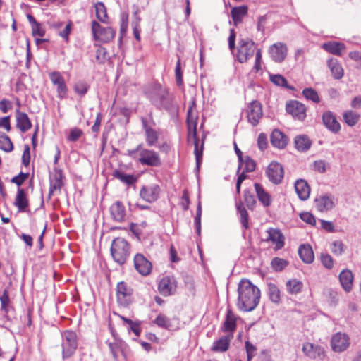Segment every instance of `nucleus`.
<instances>
[{
    "label": "nucleus",
    "mask_w": 361,
    "mask_h": 361,
    "mask_svg": "<svg viewBox=\"0 0 361 361\" xmlns=\"http://www.w3.org/2000/svg\"><path fill=\"white\" fill-rule=\"evenodd\" d=\"M238 307L245 312L255 310L259 302V289L250 280L244 279L238 284Z\"/></svg>",
    "instance_id": "f257e3e1"
},
{
    "label": "nucleus",
    "mask_w": 361,
    "mask_h": 361,
    "mask_svg": "<svg viewBox=\"0 0 361 361\" xmlns=\"http://www.w3.org/2000/svg\"><path fill=\"white\" fill-rule=\"evenodd\" d=\"M147 94L152 103L159 109H169L171 106L168 90L160 84H153Z\"/></svg>",
    "instance_id": "f03ea898"
},
{
    "label": "nucleus",
    "mask_w": 361,
    "mask_h": 361,
    "mask_svg": "<svg viewBox=\"0 0 361 361\" xmlns=\"http://www.w3.org/2000/svg\"><path fill=\"white\" fill-rule=\"evenodd\" d=\"M111 254L116 262L123 264L130 254L128 243L123 238H116L111 243Z\"/></svg>",
    "instance_id": "7ed1b4c3"
},
{
    "label": "nucleus",
    "mask_w": 361,
    "mask_h": 361,
    "mask_svg": "<svg viewBox=\"0 0 361 361\" xmlns=\"http://www.w3.org/2000/svg\"><path fill=\"white\" fill-rule=\"evenodd\" d=\"M135 152H139L140 157L138 161L142 164L150 166H159L161 161L159 154L153 150L145 149L142 145H138L135 149L128 152V154L133 157Z\"/></svg>",
    "instance_id": "20e7f679"
},
{
    "label": "nucleus",
    "mask_w": 361,
    "mask_h": 361,
    "mask_svg": "<svg viewBox=\"0 0 361 361\" xmlns=\"http://www.w3.org/2000/svg\"><path fill=\"white\" fill-rule=\"evenodd\" d=\"M237 60L240 63H245L252 58L255 51V42L250 39H240L238 42Z\"/></svg>",
    "instance_id": "39448f33"
},
{
    "label": "nucleus",
    "mask_w": 361,
    "mask_h": 361,
    "mask_svg": "<svg viewBox=\"0 0 361 361\" xmlns=\"http://www.w3.org/2000/svg\"><path fill=\"white\" fill-rule=\"evenodd\" d=\"M92 32L95 40L103 43L111 41L116 34L111 27H104L96 20L92 22Z\"/></svg>",
    "instance_id": "423d86ee"
},
{
    "label": "nucleus",
    "mask_w": 361,
    "mask_h": 361,
    "mask_svg": "<svg viewBox=\"0 0 361 361\" xmlns=\"http://www.w3.org/2000/svg\"><path fill=\"white\" fill-rule=\"evenodd\" d=\"M62 337L63 358H68L73 355L78 346L77 336L74 331H66Z\"/></svg>",
    "instance_id": "0eeeda50"
},
{
    "label": "nucleus",
    "mask_w": 361,
    "mask_h": 361,
    "mask_svg": "<svg viewBox=\"0 0 361 361\" xmlns=\"http://www.w3.org/2000/svg\"><path fill=\"white\" fill-rule=\"evenodd\" d=\"M266 175L272 183L279 184L283 178V168L279 163L273 161L268 166Z\"/></svg>",
    "instance_id": "6e6552de"
},
{
    "label": "nucleus",
    "mask_w": 361,
    "mask_h": 361,
    "mask_svg": "<svg viewBox=\"0 0 361 361\" xmlns=\"http://www.w3.org/2000/svg\"><path fill=\"white\" fill-rule=\"evenodd\" d=\"M263 115L262 104L257 101H252L247 109V117L248 121L255 126L258 124Z\"/></svg>",
    "instance_id": "1a4fd4ad"
},
{
    "label": "nucleus",
    "mask_w": 361,
    "mask_h": 361,
    "mask_svg": "<svg viewBox=\"0 0 361 361\" xmlns=\"http://www.w3.org/2000/svg\"><path fill=\"white\" fill-rule=\"evenodd\" d=\"M177 282L173 276L163 277L158 286V290L160 294L164 296H169L174 294L176 290Z\"/></svg>",
    "instance_id": "9d476101"
},
{
    "label": "nucleus",
    "mask_w": 361,
    "mask_h": 361,
    "mask_svg": "<svg viewBox=\"0 0 361 361\" xmlns=\"http://www.w3.org/2000/svg\"><path fill=\"white\" fill-rule=\"evenodd\" d=\"M349 337L344 333H336L331 338V346L334 352H343L349 347Z\"/></svg>",
    "instance_id": "9b49d317"
},
{
    "label": "nucleus",
    "mask_w": 361,
    "mask_h": 361,
    "mask_svg": "<svg viewBox=\"0 0 361 361\" xmlns=\"http://www.w3.org/2000/svg\"><path fill=\"white\" fill-rule=\"evenodd\" d=\"M159 193L160 188L157 184L144 185L140 190V197L149 203L155 202L158 199Z\"/></svg>",
    "instance_id": "f8f14e48"
},
{
    "label": "nucleus",
    "mask_w": 361,
    "mask_h": 361,
    "mask_svg": "<svg viewBox=\"0 0 361 361\" xmlns=\"http://www.w3.org/2000/svg\"><path fill=\"white\" fill-rule=\"evenodd\" d=\"M117 300L123 306L128 305L131 302V295L133 290L128 285L121 281L117 284Z\"/></svg>",
    "instance_id": "ddd939ff"
},
{
    "label": "nucleus",
    "mask_w": 361,
    "mask_h": 361,
    "mask_svg": "<svg viewBox=\"0 0 361 361\" xmlns=\"http://www.w3.org/2000/svg\"><path fill=\"white\" fill-rule=\"evenodd\" d=\"M287 47L282 42H277L269 49V54L276 63H281L287 56Z\"/></svg>",
    "instance_id": "4468645a"
},
{
    "label": "nucleus",
    "mask_w": 361,
    "mask_h": 361,
    "mask_svg": "<svg viewBox=\"0 0 361 361\" xmlns=\"http://www.w3.org/2000/svg\"><path fill=\"white\" fill-rule=\"evenodd\" d=\"M302 350L307 357L312 360H323L325 356L323 348L309 342L303 344Z\"/></svg>",
    "instance_id": "2eb2a0df"
},
{
    "label": "nucleus",
    "mask_w": 361,
    "mask_h": 361,
    "mask_svg": "<svg viewBox=\"0 0 361 361\" xmlns=\"http://www.w3.org/2000/svg\"><path fill=\"white\" fill-rule=\"evenodd\" d=\"M286 109L288 114L300 121H303L306 117L305 106L298 101L294 100L288 102L286 104Z\"/></svg>",
    "instance_id": "dca6fc26"
},
{
    "label": "nucleus",
    "mask_w": 361,
    "mask_h": 361,
    "mask_svg": "<svg viewBox=\"0 0 361 361\" xmlns=\"http://www.w3.org/2000/svg\"><path fill=\"white\" fill-rule=\"evenodd\" d=\"M49 78L51 82L57 87V95L63 99L66 97L67 87L61 74L58 71H54L49 73Z\"/></svg>",
    "instance_id": "f3484780"
},
{
    "label": "nucleus",
    "mask_w": 361,
    "mask_h": 361,
    "mask_svg": "<svg viewBox=\"0 0 361 361\" xmlns=\"http://www.w3.org/2000/svg\"><path fill=\"white\" fill-rule=\"evenodd\" d=\"M322 122L326 128L334 133H337L341 130V125L335 115L330 111H326L322 114Z\"/></svg>",
    "instance_id": "a211bd4d"
},
{
    "label": "nucleus",
    "mask_w": 361,
    "mask_h": 361,
    "mask_svg": "<svg viewBox=\"0 0 361 361\" xmlns=\"http://www.w3.org/2000/svg\"><path fill=\"white\" fill-rule=\"evenodd\" d=\"M134 266L142 275H148L152 270V264L142 255L137 254L134 257Z\"/></svg>",
    "instance_id": "6ab92c4d"
},
{
    "label": "nucleus",
    "mask_w": 361,
    "mask_h": 361,
    "mask_svg": "<svg viewBox=\"0 0 361 361\" xmlns=\"http://www.w3.org/2000/svg\"><path fill=\"white\" fill-rule=\"evenodd\" d=\"M315 207L321 212L332 209L335 206L334 198L331 195H320L314 200Z\"/></svg>",
    "instance_id": "aec40b11"
},
{
    "label": "nucleus",
    "mask_w": 361,
    "mask_h": 361,
    "mask_svg": "<svg viewBox=\"0 0 361 361\" xmlns=\"http://www.w3.org/2000/svg\"><path fill=\"white\" fill-rule=\"evenodd\" d=\"M267 241H271L276 250L281 249L284 245V236L279 229L269 228L267 230Z\"/></svg>",
    "instance_id": "412c9836"
},
{
    "label": "nucleus",
    "mask_w": 361,
    "mask_h": 361,
    "mask_svg": "<svg viewBox=\"0 0 361 361\" xmlns=\"http://www.w3.org/2000/svg\"><path fill=\"white\" fill-rule=\"evenodd\" d=\"M339 281L345 292H350L353 288V275L350 270L344 269L339 274Z\"/></svg>",
    "instance_id": "4be33fe9"
},
{
    "label": "nucleus",
    "mask_w": 361,
    "mask_h": 361,
    "mask_svg": "<svg viewBox=\"0 0 361 361\" xmlns=\"http://www.w3.org/2000/svg\"><path fill=\"white\" fill-rule=\"evenodd\" d=\"M111 214L113 219L118 222L125 220L126 214V209L122 202L117 201L114 203L110 208Z\"/></svg>",
    "instance_id": "5701e85b"
},
{
    "label": "nucleus",
    "mask_w": 361,
    "mask_h": 361,
    "mask_svg": "<svg viewBox=\"0 0 361 361\" xmlns=\"http://www.w3.org/2000/svg\"><path fill=\"white\" fill-rule=\"evenodd\" d=\"M271 143L279 149H283L286 146L288 140L281 131L275 129L271 135Z\"/></svg>",
    "instance_id": "b1692460"
},
{
    "label": "nucleus",
    "mask_w": 361,
    "mask_h": 361,
    "mask_svg": "<svg viewBox=\"0 0 361 361\" xmlns=\"http://www.w3.org/2000/svg\"><path fill=\"white\" fill-rule=\"evenodd\" d=\"M295 189L299 198L302 200H306L309 197L310 188L305 180H298L295 183Z\"/></svg>",
    "instance_id": "393cba45"
},
{
    "label": "nucleus",
    "mask_w": 361,
    "mask_h": 361,
    "mask_svg": "<svg viewBox=\"0 0 361 361\" xmlns=\"http://www.w3.org/2000/svg\"><path fill=\"white\" fill-rule=\"evenodd\" d=\"M16 122L17 128H19L22 133L27 131L32 126L30 120L27 114L20 112L18 110H16Z\"/></svg>",
    "instance_id": "a878e982"
},
{
    "label": "nucleus",
    "mask_w": 361,
    "mask_h": 361,
    "mask_svg": "<svg viewBox=\"0 0 361 361\" xmlns=\"http://www.w3.org/2000/svg\"><path fill=\"white\" fill-rule=\"evenodd\" d=\"M195 103L192 102L188 110V127L190 132L196 136L197 121L198 118L196 111L194 109Z\"/></svg>",
    "instance_id": "bb28decb"
},
{
    "label": "nucleus",
    "mask_w": 361,
    "mask_h": 361,
    "mask_svg": "<svg viewBox=\"0 0 361 361\" xmlns=\"http://www.w3.org/2000/svg\"><path fill=\"white\" fill-rule=\"evenodd\" d=\"M247 6L233 7L231 9V14L235 26H238V24L242 23L243 18L247 14Z\"/></svg>",
    "instance_id": "cd10ccee"
},
{
    "label": "nucleus",
    "mask_w": 361,
    "mask_h": 361,
    "mask_svg": "<svg viewBox=\"0 0 361 361\" xmlns=\"http://www.w3.org/2000/svg\"><path fill=\"white\" fill-rule=\"evenodd\" d=\"M14 205L18 207L19 212H25L28 207L29 202L23 189L19 188L18 190Z\"/></svg>",
    "instance_id": "c85d7f7f"
},
{
    "label": "nucleus",
    "mask_w": 361,
    "mask_h": 361,
    "mask_svg": "<svg viewBox=\"0 0 361 361\" xmlns=\"http://www.w3.org/2000/svg\"><path fill=\"white\" fill-rule=\"evenodd\" d=\"M298 254L300 259L307 264L314 261V255L312 247L310 245H302L298 249Z\"/></svg>",
    "instance_id": "c756f323"
},
{
    "label": "nucleus",
    "mask_w": 361,
    "mask_h": 361,
    "mask_svg": "<svg viewBox=\"0 0 361 361\" xmlns=\"http://www.w3.org/2000/svg\"><path fill=\"white\" fill-rule=\"evenodd\" d=\"M142 126L145 132L146 142L148 146L154 145L158 140V133L152 128L147 126V121L142 119Z\"/></svg>",
    "instance_id": "7c9ffc66"
},
{
    "label": "nucleus",
    "mask_w": 361,
    "mask_h": 361,
    "mask_svg": "<svg viewBox=\"0 0 361 361\" xmlns=\"http://www.w3.org/2000/svg\"><path fill=\"white\" fill-rule=\"evenodd\" d=\"M322 48L326 51L337 56H341L345 49L344 44L337 42H329L322 44Z\"/></svg>",
    "instance_id": "2f4dec72"
},
{
    "label": "nucleus",
    "mask_w": 361,
    "mask_h": 361,
    "mask_svg": "<svg viewBox=\"0 0 361 361\" xmlns=\"http://www.w3.org/2000/svg\"><path fill=\"white\" fill-rule=\"evenodd\" d=\"M255 189L259 202L264 206L270 205L271 200L269 194L264 190L262 185L259 183H255Z\"/></svg>",
    "instance_id": "473e14b6"
},
{
    "label": "nucleus",
    "mask_w": 361,
    "mask_h": 361,
    "mask_svg": "<svg viewBox=\"0 0 361 361\" xmlns=\"http://www.w3.org/2000/svg\"><path fill=\"white\" fill-rule=\"evenodd\" d=\"M328 66L335 79H341L343 76V69L336 59H330L328 61Z\"/></svg>",
    "instance_id": "72a5a7b5"
},
{
    "label": "nucleus",
    "mask_w": 361,
    "mask_h": 361,
    "mask_svg": "<svg viewBox=\"0 0 361 361\" xmlns=\"http://www.w3.org/2000/svg\"><path fill=\"white\" fill-rule=\"evenodd\" d=\"M295 148L300 152H305L311 147V141L306 135H299L295 137L294 140Z\"/></svg>",
    "instance_id": "f704fd0d"
},
{
    "label": "nucleus",
    "mask_w": 361,
    "mask_h": 361,
    "mask_svg": "<svg viewBox=\"0 0 361 361\" xmlns=\"http://www.w3.org/2000/svg\"><path fill=\"white\" fill-rule=\"evenodd\" d=\"M232 336H224L214 342L212 350L215 352H225L228 350Z\"/></svg>",
    "instance_id": "c9c22d12"
},
{
    "label": "nucleus",
    "mask_w": 361,
    "mask_h": 361,
    "mask_svg": "<svg viewBox=\"0 0 361 361\" xmlns=\"http://www.w3.org/2000/svg\"><path fill=\"white\" fill-rule=\"evenodd\" d=\"M236 328L235 317L233 313L228 310L226 314V318L224 322L222 330L224 332L233 333Z\"/></svg>",
    "instance_id": "e433bc0d"
},
{
    "label": "nucleus",
    "mask_w": 361,
    "mask_h": 361,
    "mask_svg": "<svg viewBox=\"0 0 361 361\" xmlns=\"http://www.w3.org/2000/svg\"><path fill=\"white\" fill-rule=\"evenodd\" d=\"M286 286L288 293L295 295L302 291L303 283L296 279H292L286 283Z\"/></svg>",
    "instance_id": "4c0bfd02"
},
{
    "label": "nucleus",
    "mask_w": 361,
    "mask_h": 361,
    "mask_svg": "<svg viewBox=\"0 0 361 361\" xmlns=\"http://www.w3.org/2000/svg\"><path fill=\"white\" fill-rule=\"evenodd\" d=\"M63 173L61 171L56 170L54 175L50 180V193L54 191L60 190L63 185Z\"/></svg>",
    "instance_id": "58836bf2"
},
{
    "label": "nucleus",
    "mask_w": 361,
    "mask_h": 361,
    "mask_svg": "<svg viewBox=\"0 0 361 361\" xmlns=\"http://www.w3.org/2000/svg\"><path fill=\"white\" fill-rule=\"evenodd\" d=\"M97 18L102 23L108 24L109 17L106 9L102 2H98L94 5Z\"/></svg>",
    "instance_id": "ea45409f"
},
{
    "label": "nucleus",
    "mask_w": 361,
    "mask_h": 361,
    "mask_svg": "<svg viewBox=\"0 0 361 361\" xmlns=\"http://www.w3.org/2000/svg\"><path fill=\"white\" fill-rule=\"evenodd\" d=\"M27 20L32 25V33L33 36L43 37L45 35V30L41 24L36 21L35 18L30 14H28Z\"/></svg>",
    "instance_id": "a19ab883"
},
{
    "label": "nucleus",
    "mask_w": 361,
    "mask_h": 361,
    "mask_svg": "<svg viewBox=\"0 0 361 361\" xmlns=\"http://www.w3.org/2000/svg\"><path fill=\"white\" fill-rule=\"evenodd\" d=\"M360 117V116L358 113L352 110L345 111L343 114L345 123L350 127L355 126L358 123Z\"/></svg>",
    "instance_id": "79ce46f5"
},
{
    "label": "nucleus",
    "mask_w": 361,
    "mask_h": 361,
    "mask_svg": "<svg viewBox=\"0 0 361 361\" xmlns=\"http://www.w3.org/2000/svg\"><path fill=\"white\" fill-rule=\"evenodd\" d=\"M268 295L271 301L279 304L281 301V291L279 287L272 283H268Z\"/></svg>",
    "instance_id": "37998d69"
},
{
    "label": "nucleus",
    "mask_w": 361,
    "mask_h": 361,
    "mask_svg": "<svg viewBox=\"0 0 361 361\" xmlns=\"http://www.w3.org/2000/svg\"><path fill=\"white\" fill-rule=\"evenodd\" d=\"M114 176L127 185L133 184L136 180L133 175L126 174L119 171H115Z\"/></svg>",
    "instance_id": "c03bdc74"
},
{
    "label": "nucleus",
    "mask_w": 361,
    "mask_h": 361,
    "mask_svg": "<svg viewBox=\"0 0 361 361\" xmlns=\"http://www.w3.org/2000/svg\"><path fill=\"white\" fill-rule=\"evenodd\" d=\"M0 149L6 152H10L13 149V145L10 138L4 135H0Z\"/></svg>",
    "instance_id": "a18cd8bd"
},
{
    "label": "nucleus",
    "mask_w": 361,
    "mask_h": 361,
    "mask_svg": "<svg viewBox=\"0 0 361 361\" xmlns=\"http://www.w3.org/2000/svg\"><path fill=\"white\" fill-rule=\"evenodd\" d=\"M302 94L307 99L311 100L314 103H318L320 101L318 93L312 88L310 87L304 89Z\"/></svg>",
    "instance_id": "49530a36"
},
{
    "label": "nucleus",
    "mask_w": 361,
    "mask_h": 361,
    "mask_svg": "<svg viewBox=\"0 0 361 361\" xmlns=\"http://www.w3.org/2000/svg\"><path fill=\"white\" fill-rule=\"evenodd\" d=\"M237 209L240 214V222L243 226L247 229L248 228V213L241 203L237 204Z\"/></svg>",
    "instance_id": "de8ad7c7"
},
{
    "label": "nucleus",
    "mask_w": 361,
    "mask_h": 361,
    "mask_svg": "<svg viewBox=\"0 0 361 361\" xmlns=\"http://www.w3.org/2000/svg\"><path fill=\"white\" fill-rule=\"evenodd\" d=\"M271 264L276 271H280L288 265V262L283 259L275 257L271 260Z\"/></svg>",
    "instance_id": "09e8293b"
},
{
    "label": "nucleus",
    "mask_w": 361,
    "mask_h": 361,
    "mask_svg": "<svg viewBox=\"0 0 361 361\" xmlns=\"http://www.w3.org/2000/svg\"><path fill=\"white\" fill-rule=\"evenodd\" d=\"M243 164H245V172H252L255 170L256 164L255 161L252 159L250 157L246 156L245 159H243V162L242 164H239L238 169L241 167Z\"/></svg>",
    "instance_id": "8fccbe9b"
},
{
    "label": "nucleus",
    "mask_w": 361,
    "mask_h": 361,
    "mask_svg": "<svg viewBox=\"0 0 361 361\" xmlns=\"http://www.w3.org/2000/svg\"><path fill=\"white\" fill-rule=\"evenodd\" d=\"M135 16V20L132 23L133 30V35L135 38L137 40H140V18L137 15V12H135L134 13Z\"/></svg>",
    "instance_id": "3c124183"
},
{
    "label": "nucleus",
    "mask_w": 361,
    "mask_h": 361,
    "mask_svg": "<svg viewBox=\"0 0 361 361\" xmlns=\"http://www.w3.org/2000/svg\"><path fill=\"white\" fill-rule=\"evenodd\" d=\"M270 80L275 85L281 87H288L286 79L281 75L276 74L270 75Z\"/></svg>",
    "instance_id": "603ef678"
},
{
    "label": "nucleus",
    "mask_w": 361,
    "mask_h": 361,
    "mask_svg": "<svg viewBox=\"0 0 361 361\" xmlns=\"http://www.w3.org/2000/svg\"><path fill=\"white\" fill-rule=\"evenodd\" d=\"M154 322L159 326L169 329L170 327V321L169 319L164 314H159Z\"/></svg>",
    "instance_id": "864d4df0"
},
{
    "label": "nucleus",
    "mask_w": 361,
    "mask_h": 361,
    "mask_svg": "<svg viewBox=\"0 0 361 361\" xmlns=\"http://www.w3.org/2000/svg\"><path fill=\"white\" fill-rule=\"evenodd\" d=\"M73 89L80 96H83L88 90V85L86 82L80 81L74 85Z\"/></svg>",
    "instance_id": "5fc2aeb1"
},
{
    "label": "nucleus",
    "mask_w": 361,
    "mask_h": 361,
    "mask_svg": "<svg viewBox=\"0 0 361 361\" xmlns=\"http://www.w3.org/2000/svg\"><path fill=\"white\" fill-rule=\"evenodd\" d=\"M331 250L334 255H341L344 251V245L341 240L334 241L331 244Z\"/></svg>",
    "instance_id": "6e6d98bb"
},
{
    "label": "nucleus",
    "mask_w": 361,
    "mask_h": 361,
    "mask_svg": "<svg viewBox=\"0 0 361 361\" xmlns=\"http://www.w3.org/2000/svg\"><path fill=\"white\" fill-rule=\"evenodd\" d=\"M128 15L126 13H123L121 15V25H120V34L123 35L128 29Z\"/></svg>",
    "instance_id": "4d7b16f0"
},
{
    "label": "nucleus",
    "mask_w": 361,
    "mask_h": 361,
    "mask_svg": "<svg viewBox=\"0 0 361 361\" xmlns=\"http://www.w3.org/2000/svg\"><path fill=\"white\" fill-rule=\"evenodd\" d=\"M321 262L322 264L327 269H331L334 265V261L331 256L329 254L322 253L321 255Z\"/></svg>",
    "instance_id": "13d9d810"
},
{
    "label": "nucleus",
    "mask_w": 361,
    "mask_h": 361,
    "mask_svg": "<svg viewBox=\"0 0 361 361\" xmlns=\"http://www.w3.org/2000/svg\"><path fill=\"white\" fill-rule=\"evenodd\" d=\"M245 349L247 353V361H251V360L255 355V351L257 348L250 341H246Z\"/></svg>",
    "instance_id": "bf43d9fd"
},
{
    "label": "nucleus",
    "mask_w": 361,
    "mask_h": 361,
    "mask_svg": "<svg viewBox=\"0 0 361 361\" xmlns=\"http://www.w3.org/2000/svg\"><path fill=\"white\" fill-rule=\"evenodd\" d=\"M202 148L203 147L202 146L201 147V149L199 150L198 149V140H196L195 142V159H196V166H197V169H199V167H200V163L202 161Z\"/></svg>",
    "instance_id": "052dcab7"
},
{
    "label": "nucleus",
    "mask_w": 361,
    "mask_h": 361,
    "mask_svg": "<svg viewBox=\"0 0 361 361\" xmlns=\"http://www.w3.org/2000/svg\"><path fill=\"white\" fill-rule=\"evenodd\" d=\"M175 73H176V80L177 85L178 86L182 85H183V75H182V72H181L180 59H178L176 62Z\"/></svg>",
    "instance_id": "680f3d73"
},
{
    "label": "nucleus",
    "mask_w": 361,
    "mask_h": 361,
    "mask_svg": "<svg viewBox=\"0 0 361 361\" xmlns=\"http://www.w3.org/2000/svg\"><path fill=\"white\" fill-rule=\"evenodd\" d=\"M326 163L324 160H317L313 164L314 170L319 173H324L326 171Z\"/></svg>",
    "instance_id": "e2e57ef3"
},
{
    "label": "nucleus",
    "mask_w": 361,
    "mask_h": 361,
    "mask_svg": "<svg viewBox=\"0 0 361 361\" xmlns=\"http://www.w3.org/2000/svg\"><path fill=\"white\" fill-rule=\"evenodd\" d=\"M82 135V131L80 128H73L70 131V134L68 137V140L71 142L78 140Z\"/></svg>",
    "instance_id": "0e129e2a"
},
{
    "label": "nucleus",
    "mask_w": 361,
    "mask_h": 361,
    "mask_svg": "<svg viewBox=\"0 0 361 361\" xmlns=\"http://www.w3.org/2000/svg\"><path fill=\"white\" fill-rule=\"evenodd\" d=\"M300 216L303 221L310 225H314L316 223L315 217L310 212H302Z\"/></svg>",
    "instance_id": "69168bd1"
},
{
    "label": "nucleus",
    "mask_w": 361,
    "mask_h": 361,
    "mask_svg": "<svg viewBox=\"0 0 361 361\" xmlns=\"http://www.w3.org/2000/svg\"><path fill=\"white\" fill-rule=\"evenodd\" d=\"M244 200H245V202L247 206L250 209H252L255 206V204L256 203V201H255L254 195H252L248 191H245V193H244Z\"/></svg>",
    "instance_id": "338daca9"
},
{
    "label": "nucleus",
    "mask_w": 361,
    "mask_h": 361,
    "mask_svg": "<svg viewBox=\"0 0 361 361\" xmlns=\"http://www.w3.org/2000/svg\"><path fill=\"white\" fill-rule=\"evenodd\" d=\"M27 176L28 173L20 172L18 176L11 179V182L16 183L18 186H20L27 179Z\"/></svg>",
    "instance_id": "774afa93"
}]
</instances>
